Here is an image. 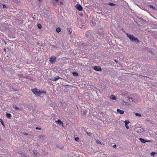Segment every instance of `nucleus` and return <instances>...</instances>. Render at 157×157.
<instances>
[{
    "label": "nucleus",
    "mask_w": 157,
    "mask_h": 157,
    "mask_svg": "<svg viewBox=\"0 0 157 157\" xmlns=\"http://www.w3.org/2000/svg\"><path fill=\"white\" fill-rule=\"evenodd\" d=\"M129 127L128 126V129H129Z\"/></svg>",
    "instance_id": "obj_51"
},
{
    "label": "nucleus",
    "mask_w": 157,
    "mask_h": 157,
    "mask_svg": "<svg viewBox=\"0 0 157 157\" xmlns=\"http://www.w3.org/2000/svg\"><path fill=\"white\" fill-rule=\"evenodd\" d=\"M45 136L44 135H43V136H38V137L41 140H43Z\"/></svg>",
    "instance_id": "obj_19"
},
{
    "label": "nucleus",
    "mask_w": 157,
    "mask_h": 157,
    "mask_svg": "<svg viewBox=\"0 0 157 157\" xmlns=\"http://www.w3.org/2000/svg\"><path fill=\"white\" fill-rule=\"evenodd\" d=\"M108 5L111 6H114L116 5V4L113 3H112L111 2H109L108 3Z\"/></svg>",
    "instance_id": "obj_26"
},
{
    "label": "nucleus",
    "mask_w": 157,
    "mask_h": 157,
    "mask_svg": "<svg viewBox=\"0 0 157 157\" xmlns=\"http://www.w3.org/2000/svg\"><path fill=\"white\" fill-rule=\"evenodd\" d=\"M60 4H61L62 5L63 4V3L62 2H61Z\"/></svg>",
    "instance_id": "obj_46"
},
{
    "label": "nucleus",
    "mask_w": 157,
    "mask_h": 157,
    "mask_svg": "<svg viewBox=\"0 0 157 157\" xmlns=\"http://www.w3.org/2000/svg\"><path fill=\"white\" fill-rule=\"evenodd\" d=\"M84 26H85L84 25H82L81 27H80V28L81 29L83 28H85Z\"/></svg>",
    "instance_id": "obj_37"
},
{
    "label": "nucleus",
    "mask_w": 157,
    "mask_h": 157,
    "mask_svg": "<svg viewBox=\"0 0 157 157\" xmlns=\"http://www.w3.org/2000/svg\"><path fill=\"white\" fill-rule=\"evenodd\" d=\"M128 38H129L132 42H135L136 43H139V40L138 39L132 35L128 34Z\"/></svg>",
    "instance_id": "obj_3"
},
{
    "label": "nucleus",
    "mask_w": 157,
    "mask_h": 157,
    "mask_svg": "<svg viewBox=\"0 0 157 157\" xmlns=\"http://www.w3.org/2000/svg\"><path fill=\"white\" fill-rule=\"evenodd\" d=\"M82 45L83 46H85L88 45V44L87 43H84L82 44Z\"/></svg>",
    "instance_id": "obj_29"
},
{
    "label": "nucleus",
    "mask_w": 157,
    "mask_h": 157,
    "mask_svg": "<svg viewBox=\"0 0 157 157\" xmlns=\"http://www.w3.org/2000/svg\"><path fill=\"white\" fill-rule=\"evenodd\" d=\"M113 157H117V156H114Z\"/></svg>",
    "instance_id": "obj_50"
},
{
    "label": "nucleus",
    "mask_w": 157,
    "mask_h": 157,
    "mask_svg": "<svg viewBox=\"0 0 157 157\" xmlns=\"http://www.w3.org/2000/svg\"><path fill=\"white\" fill-rule=\"evenodd\" d=\"M56 31L57 32L59 33L61 31V29L60 28H57L56 29Z\"/></svg>",
    "instance_id": "obj_22"
},
{
    "label": "nucleus",
    "mask_w": 157,
    "mask_h": 157,
    "mask_svg": "<svg viewBox=\"0 0 157 157\" xmlns=\"http://www.w3.org/2000/svg\"><path fill=\"white\" fill-rule=\"evenodd\" d=\"M96 143L98 144H101V142L98 140H96Z\"/></svg>",
    "instance_id": "obj_30"
},
{
    "label": "nucleus",
    "mask_w": 157,
    "mask_h": 157,
    "mask_svg": "<svg viewBox=\"0 0 157 157\" xmlns=\"http://www.w3.org/2000/svg\"><path fill=\"white\" fill-rule=\"evenodd\" d=\"M59 79H62V78L59 77V76H56L54 78L52 79V80L53 81H56Z\"/></svg>",
    "instance_id": "obj_14"
},
{
    "label": "nucleus",
    "mask_w": 157,
    "mask_h": 157,
    "mask_svg": "<svg viewBox=\"0 0 157 157\" xmlns=\"http://www.w3.org/2000/svg\"><path fill=\"white\" fill-rule=\"evenodd\" d=\"M75 8L78 10L80 11H82L83 9L82 7L79 4H77L75 5Z\"/></svg>",
    "instance_id": "obj_8"
},
{
    "label": "nucleus",
    "mask_w": 157,
    "mask_h": 157,
    "mask_svg": "<svg viewBox=\"0 0 157 157\" xmlns=\"http://www.w3.org/2000/svg\"><path fill=\"white\" fill-rule=\"evenodd\" d=\"M38 28L39 29H40L42 28V26L40 24H38L37 25Z\"/></svg>",
    "instance_id": "obj_27"
},
{
    "label": "nucleus",
    "mask_w": 157,
    "mask_h": 157,
    "mask_svg": "<svg viewBox=\"0 0 157 157\" xmlns=\"http://www.w3.org/2000/svg\"><path fill=\"white\" fill-rule=\"evenodd\" d=\"M57 2H58L59 1V0H55Z\"/></svg>",
    "instance_id": "obj_44"
},
{
    "label": "nucleus",
    "mask_w": 157,
    "mask_h": 157,
    "mask_svg": "<svg viewBox=\"0 0 157 157\" xmlns=\"http://www.w3.org/2000/svg\"><path fill=\"white\" fill-rule=\"evenodd\" d=\"M121 30L124 32V33H125V34H126L127 36H128V33H127L123 29H121Z\"/></svg>",
    "instance_id": "obj_31"
},
{
    "label": "nucleus",
    "mask_w": 157,
    "mask_h": 157,
    "mask_svg": "<svg viewBox=\"0 0 157 157\" xmlns=\"http://www.w3.org/2000/svg\"><path fill=\"white\" fill-rule=\"evenodd\" d=\"M0 122H1V124H2L3 126L4 127H5V125L4 124V122L1 119H0Z\"/></svg>",
    "instance_id": "obj_23"
},
{
    "label": "nucleus",
    "mask_w": 157,
    "mask_h": 157,
    "mask_svg": "<svg viewBox=\"0 0 157 157\" xmlns=\"http://www.w3.org/2000/svg\"><path fill=\"white\" fill-rule=\"evenodd\" d=\"M39 1L40 2H41L42 1V0H39Z\"/></svg>",
    "instance_id": "obj_45"
},
{
    "label": "nucleus",
    "mask_w": 157,
    "mask_h": 157,
    "mask_svg": "<svg viewBox=\"0 0 157 157\" xmlns=\"http://www.w3.org/2000/svg\"><path fill=\"white\" fill-rule=\"evenodd\" d=\"M36 129H37V130H41V128H39L38 127H36Z\"/></svg>",
    "instance_id": "obj_35"
},
{
    "label": "nucleus",
    "mask_w": 157,
    "mask_h": 157,
    "mask_svg": "<svg viewBox=\"0 0 157 157\" xmlns=\"http://www.w3.org/2000/svg\"><path fill=\"white\" fill-rule=\"evenodd\" d=\"M92 23H93V26H95V25H96L95 23V22H94L95 24H94L93 23V21H92Z\"/></svg>",
    "instance_id": "obj_41"
},
{
    "label": "nucleus",
    "mask_w": 157,
    "mask_h": 157,
    "mask_svg": "<svg viewBox=\"0 0 157 157\" xmlns=\"http://www.w3.org/2000/svg\"><path fill=\"white\" fill-rule=\"evenodd\" d=\"M129 99V101L132 102H134L135 98H133V96L132 95H131L128 97V100Z\"/></svg>",
    "instance_id": "obj_11"
},
{
    "label": "nucleus",
    "mask_w": 157,
    "mask_h": 157,
    "mask_svg": "<svg viewBox=\"0 0 157 157\" xmlns=\"http://www.w3.org/2000/svg\"><path fill=\"white\" fill-rule=\"evenodd\" d=\"M110 98L111 99L113 100H115L117 98L116 97L113 95H112L110 96Z\"/></svg>",
    "instance_id": "obj_17"
},
{
    "label": "nucleus",
    "mask_w": 157,
    "mask_h": 157,
    "mask_svg": "<svg viewBox=\"0 0 157 157\" xmlns=\"http://www.w3.org/2000/svg\"><path fill=\"white\" fill-rule=\"evenodd\" d=\"M56 58L54 56H52L49 59V61L52 64L54 63L56 60Z\"/></svg>",
    "instance_id": "obj_6"
},
{
    "label": "nucleus",
    "mask_w": 157,
    "mask_h": 157,
    "mask_svg": "<svg viewBox=\"0 0 157 157\" xmlns=\"http://www.w3.org/2000/svg\"><path fill=\"white\" fill-rule=\"evenodd\" d=\"M130 123V122L128 121V124H129Z\"/></svg>",
    "instance_id": "obj_49"
},
{
    "label": "nucleus",
    "mask_w": 157,
    "mask_h": 157,
    "mask_svg": "<svg viewBox=\"0 0 157 157\" xmlns=\"http://www.w3.org/2000/svg\"><path fill=\"white\" fill-rule=\"evenodd\" d=\"M56 121L59 125H63V123L59 119L57 121Z\"/></svg>",
    "instance_id": "obj_16"
},
{
    "label": "nucleus",
    "mask_w": 157,
    "mask_h": 157,
    "mask_svg": "<svg viewBox=\"0 0 157 157\" xmlns=\"http://www.w3.org/2000/svg\"><path fill=\"white\" fill-rule=\"evenodd\" d=\"M13 108H15V109L16 111H22V108H19L16 105H13Z\"/></svg>",
    "instance_id": "obj_12"
},
{
    "label": "nucleus",
    "mask_w": 157,
    "mask_h": 157,
    "mask_svg": "<svg viewBox=\"0 0 157 157\" xmlns=\"http://www.w3.org/2000/svg\"><path fill=\"white\" fill-rule=\"evenodd\" d=\"M156 152H152L151 153V155L152 156H154Z\"/></svg>",
    "instance_id": "obj_28"
},
{
    "label": "nucleus",
    "mask_w": 157,
    "mask_h": 157,
    "mask_svg": "<svg viewBox=\"0 0 157 157\" xmlns=\"http://www.w3.org/2000/svg\"><path fill=\"white\" fill-rule=\"evenodd\" d=\"M99 34L97 35V37H99L100 39H102L103 38L105 35L104 30L101 28L100 29L98 30Z\"/></svg>",
    "instance_id": "obj_4"
},
{
    "label": "nucleus",
    "mask_w": 157,
    "mask_h": 157,
    "mask_svg": "<svg viewBox=\"0 0 157 157\" xmlns=\"http://www.w3.org/2000/svg\"><path fill=\"white\" fill-rule=\"evenodd\" d=\"M138 67L139 66L137 64H135L133 65L132 67L130 68L129 69H134L136 70L138 69Z\"/></svg>",
    "instance_id": "obj_10"
},
{
    "label": "nucleus",
    "mask_w": 157,
    "mask_h": 157,
    "mask_svg": "<svg viewBox=\"0 0 157 157\" xmlns=\"http://www.w3.org/2000/svg\"><path fill=\"white\" fill-rule=\"evenodd\" d=\"M124 122L125 123V126L126 128L128 129V120H125L124 121Z\"/></svg>",
    "instance_id": "obj_24"
},
{
    "label": "nucleus",
    "mask_w": 157,
    "mask_h": 157,
    "mask_svg": "<svg viewBox=\"0 0 157 157\" xmlns=\"http://www.w3.org/2000/svg\"><path fill=\"white\" fill-rule=\"evenodd\" d=\"M135 131L138 133H140L144 131L145 129L144 128L140 127L139 128H136Z\"/></svg>",
    "instance_id": "obj_7"
},
{
    "label": "nucleus",
    "mask_w": 157,
    "mask_h": 157,
    "mask_svg": "<svg viewBox=\"0 0 157 157\" xmlns=\"http://www.w3.org/2000/svg\"><path fill=\"white\" fill-rule=\"evenodd\" d=\"M114 60L116 62V63H117L118 62V61H117V60L116 59H114Z\"/></svg>",
    "instance_id": "obj_42"
},
{
    "label": "nucleus",
    "mask_w": 157,
    "mask_h": 157,
    "mask_svg": "<svg viewBox=\"0 0 157 157\" xmlns=\"http://www.w3.org/2000/svg\"><path fill=\"white\" fill-rule=\"evenodd\" d=\"M66 90H67V91L68 92V91L69 90L68 89H66Z\"/></svg>",
    "instance_id": "obj_47"
},
{
    "label": "nucleus",
    "mask_w": 157,
    "mask_h": 157,
    "mask_svg": "<svg viewBox=\"0 0 157 157\" xmlns=\"http://www.w3.org/2000/svg\"><path fill=\"white\" fill-rule=\"evenodd\" d=\"M113 147L114 148H116L117 147V145L116 144H114L113 146Z\"/></svg>",
    "instance_id": "obj_36"
},
{
    "label": "nucleus",
    "mask_w": 157,
    "mask_h": 157,
    "mask_svg": "<svg viewBox=\"0 0 157 157\" xmlns=\"http://www.w3.org/2000/svg\"><path fill=\"white\" fill-rule=\"evenodd\" d=\"M132 105V104H128V105Z\"/></svg>",
    "instance_id": "obj_48"
},
{
    "label": "nucleus",
    "mask_w": 157,
    "mask_h": 157,
    "mask_svg": "<svg viewBox=\"0 0 157 157\" xmlns=\"http://www.w3.org/2000/svg\"><path fill=\"white\" fill-rule=\"evenodd\" d=\"M1 140V139H0V141Z\"/></svg>",
    "instance_id": "obj_52"
},
{
    "label": "nucleus",
    "mask_w": 157,
    "mask_h": 157,
    "mask_svg": "<svg viewBox=\"0 0 157 157\" xmlns=\"http://www.w3.org/2000/svg\"><path fill=\"white\" fill-rule=\"evenodd\" d=\"M135 114L138 117H141V115L139 113H136Z\"/></svg>",
    "instance_id": "obj_33"
},
{
    "label": "nucleus",
    "mask_w": 157,
    "mask_h": 157,
    "mask_svg": "<svg viewBox=\"0 0 157 157\" xmlns=\"http://www.w3.org/2000/svg\"><path fill=\"white\" fill-rule=\"evenodd\" d=\"M67 29L68 32H69L70 34H71L72 33L71 29V28H68Z\"/></svg>",
    "instance_id": "obj_21"
},
{
    "label": "nucleus",
    "mask_w": 157,
    "mask_h": 157,
    "mask_svg": "<svg viewBox=\"0 0 157 157\" xmlns=\"http://www.w3.org/2000/svg\"><path fill=\"white\" fill-rule=\"evenodd\" d=\"M139 140L141 141V142L142 143H144L146 142H150V140H144V139H142V138H140L139 139Z\"/></svg>",
    "instance_id": "obj_13"
},
{
    "label": "nucleus",
    "mask_w": 157,
    "mask_h": 157,
    "mask_svg": "<svg viewBox=\"0 0 157 157\" xmlns=\"http://www.w3.org/2000/svg\"><path fill=\"white\" fill-rule=\"evenodd\" d=\"M31 90L34 94L37 96H40L42 93L46 94V91H41L40 90H39L36 88L33 89Z\"/></svg>",
    "instance_id": "obj_2"
},
{
    "label": "nucleus",
    "mask_w": 157,
    "mask_h": 157,
    "mask_svg": "<svg viewBox=\"0 0 157 157\" xmlns=\"http://www.w3.org/2000/svg\"><path fill=\"white\" fill-rule=\"evenodd\" d=\"M75 139L76 141H78L79 140V138L78 137H75Z\"/></svg>",
    "instance_id": "obj_34"
},
{
    "label": "nucleus",
    "mask_w": 157,
    "mask_h": 157,
    "mask_svg": "<svg viewBox=\"0 0 157 157\" xmlns=\"http://www.w3.org/2000/svg\"><path fill=\"white\" fill-rule=\"evenodd\" d=\"M85 36L90 40L94 41H95L96 40L94 37L93 32L92 30H89L86 31L85 33Z\"/></svg>",
    "instance_id": "obj_1"
},
{
    "label": "nucleus",
    "mask_w": 157,
    "mask_h": 157,
    "mask_svg": "<svg viewBox=\"0 0 157 157\" xmlns=\"http://www.w3.org/2000/svg\"><path fill=\"white\" fill-rule=\"evenodd\" d=\"M24 135H26V136L28 135V134L27 133H24Z\"/></svg>",
    "instance_id": "obj_40"
},
{
    "label": "nucleus",
    "mask_w": 157,
    "mask_h": 157,
    "mask_svg": "<svg viewBox=\"0 0 157 157\" xmlns=\"http://www.w3.org/2000/svg\"><path fill=\"white\" fill-rule=\"evenodd\" d=\"M6 7V5H4V4L3 5V8H5Z\"/></svg>",
    "instance_id": "obj_38"
},
{
    "label": "nucleus",
    "mask_w": 157,
    "mask_h": 157,
    "mask_svg": "<svg viewBox=\"0 0 157 157\" xmlns=\"http://www.w3.org/2000/svg\"><path fill=\"white\" fill-rule=\"evenodd\" d=\"M93 69L97 71H101L102 70L101 68L99 66H95L94 67Z\"/></svg>",
    "instance_id": "obj_9"
},
{
    "label": "nucleus",
    "mask_w": 157,
    "mask_h": 157,
    "mask_svg": "<svg viewBox=\"0 0 157 157\" xmlns=\"http://www.w3.org/2000/svg\"><path fill=\"white\" fill-rule=\"evenodd\" d=\"M4 51H5V52H6V49L5 48H4Z\"/></svg>",
    "instance_id": "obj_43"
},
{
    "label": "nucleus",
    "mask_w": 157,
    "mask_h": 157,
    "mask_svg": "<svg viewBox=\"0 0 157 157\" xmlns=\"http://www.w3.org/2000/svg\"><path fill=\"white\" fill-rule=\"evenodd\" d=\"M86 133L89 136H91L92 135L91 133L90 132H86Z\"/></svg>",
    "instance_id": "obj_32"
},
{
    "label": "nucleus",
    "mask_w": 157,
    "mask_h": 157,
    "mask_svg": "<svg viewBox=\"0 0 157 157\" xmlns=\"http://www.w3.org/2000/svg\"><path fill=\"white\" fill-rule=\"evenodd\" d=\"M73 75L75 76H77L78 75V74L77 72L75 71L72 72Z\"/></svg>",
    "instance_id": "obj_20"
},
{
    "label": "nucleus",
    "mask_w": 157,
    "mask_h": 157,
    "mask_svg": "<svg viewBox=\"0 0 157 157\" xmlns=\"http://www.w3.org/2000/svg\"><path fill=\"white\" fill-rule=\"evenodd\" d=\"M6 116L9 119H10L11 117V115L10 113H6Z\"/></svg>",
    "instance_id": "obj_18"
},
{
    "label": "nucleus",
    "mask_w": 157,
    "mask_h": 157,
    "mask_svg": "<svg viewBox=\"0 0 157 157\" xmlns=\"http://www.w3.org/2000/svg\"><path fill=\"white\" fill-rule=\"evenodd\" d=\"M50 46L51 47L50 48L52 51H55L56 50H58L59 49V45L57 44L55 45H53L51 44Z\"/></svg>",
    "instance_id": "obj_5"
},
{
    "label": "nucleus",
    "mask_w": 157,
    "mask_h": 157,
    "mask_svg": "<svg viewBox=\"0 0 157 157\" xmlns=\"http://www.w3.org/2000/svg\"><path fill=\"white\" fill-rule=\"evenodd\" d=\"M149 7L150 8H152L153 9V10H155L156 9V8H155V7H154L152 5H149Z\"/></svg>",
    "instance_id": "obj_25"
},
{
    "label": "nucleus",
    "mask_w": 157,
    "mask_h": 157,
    "mask_svg": "<svg viewBox=\"0 0 157 157\" xmlns=\"http://www.w3.org/2000/svg\"><path fill=\"white\" fill-rule=\"evenodd\" d=\"M117 112L121 114H124V113L123 110H121L119 109H117Z\"/></svg>",
    "instance_id": "obj_15"
},
{
    "label": "nucleus",
    "mask_w": 157,
    "mask_h": 157,
    "mask_svg": "<svg viewBox=\"0 0 157 157\" xmlns=\"http://www.w3.org/2000/svg\"><path fill=\"white\" fill-rule=\"evenodd\" d=\"M84 115H86V111H84Z\"/></svg>",
    "instance_id": "obj_39"
}]
</instances>
